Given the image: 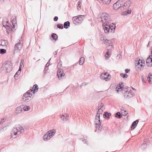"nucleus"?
Segmentation results:
<instances>
[{"label":"nucleus","instance_id":"53","mask_svg":"<svg viewBox=\"0 0 152 152\" xmlns=\"http://www.w3.org/2000/svg\"><path fill=\"white\" fill-rule=\"evenodd\" d=\"M120 107V110H121V112H122V111H124V107H123L122 106H121Z\"/></svg>","mask_w":152,"mask_h":152},{"label":"nucleus","instance_id":"40","mask_svg":"<svg viewBox=\"0 0 152 152\" xmlns=\"http://www.w3.org/2000/svg\"><path fill=\"white\" fill-rule=\"evenodd\" d=\"M143 66V64H140V66H137V69H136L137 70H142V66Z\"/></svg>","mask_w":152,"mask_h":152},{"label":"nucleus","instance_id":"22","mask_svg":"<svg viewBox=\"0 0 152 152\" xmlns=\"http://www.w3.org/2000/svg\"><path fill=\"white\" fill-rule=\"evenodd\" d=\"M52 40H54L56 41L58 40V36L57 34L55 33H52L51 35Z\"/></svg>","mask_w":152,"mask_h":152},{"label":"nucleus","instance_id":"27","mask_svg":"<svg viewBox=\"0 0 152 152\" xmlns=\"http://www.w3.org/2000/svg\"><path fill=\"white\" fill-rule=\"evenodd\" d=\"M115 116L118 118H121L123 115L121 114L119 112H118L115 114Z\"/></svg>","mask_w":152,"mask_h":152},{"label":"nucleus","instance_id":"6","mask_svg":"<svg viewBox=\"0 0 152 152\" xmlns=\"http://www.w3.org/2000/svg\"><path fill=\"white\" fill-rule=\"evenodd\" d=\"M12 65L11 64L10 65H9L6 63V64H4L2 65L1 68V70H4V71H6V73H8L12 70Z\"/></svg>","mask_w":152,"mask_h":152},{"label":"nucleus","instance_id":"26","mask_svg":"<svg viewBox=\"0 0 152 152\" xmlns=\"http://www.w3.org/2000/svg\"><path fill=\"white\" fill-rule=\"evenodd\" d=\"M22 45L23 44H21L20 43L16 44L14 46L15 50H19V46L21 47Z\"/></svg>","mask_w":152,"mask_h":152},{"label":"nucleus","instance_id":"34","mask_svg":"<svg viewBox=\"0 0 152 152\" xmlns=\"http://www.w3.org/2000/svg\"><path fill=\"white\" fill-rule=\"evenodd\" d=\"M120 83L117 85V86L120 89H121V90L122 91H123L126 88H124L122 86H121L120 84Z\"/></svg>","mask_w":152,"mask_h":152},{"label":"nucleus","instance_id":"36","mask_svg":"<svg viewBox=\"0 0 152 152\" xmlns=\"http://www.w3.org/2000/svg\"><path fill=\"white\" fill-rule=\"evenodd\" d=\"M120 75L122 77L124 78H126L128 77V75L126 74H123V73H121Z\"/></svg>","mask_w":152,"mask_h":152},{"label":"nucleus","instance_id":"49","mask_svg":"<svg viewBox=\"0 0 152 152\" xmlns=\"http://www.w3.org/2000/svg\"><path fill=\"white\" fill-rule=\"evenodd\" d=\"M99 109H100V110H101V109L104 106V104L102 103H101L100 104H99Z\"/></svg>","mask_w":152,"mask_h":152},{"label":"nucleus","instance_id":"62","mask_svg":"<svg viewBox=\"0 0 152 152\" xmlns=\"http://www.w3.org/2000/svg\"><path fill=\"white\" fill-rule=\"evenodd\" d=\"M142 62H141V63L142 64H144V63H145L144 60L143 59H142Z\"/></svg>","mask_w":152,"mask_h":152},{"label":"nucleus","instance_id":"50","mask_svg":"<svg viewBox=\"0 0 152 152\" xmlns=\"http://www.w3.org/2000/svg\"><path fill=\"white\" fill-rule=\"evenodd\" d=\"M58 20V17L57 16H55L53 18V20L55 21H57Z\"/></svg>","mask_w":152,"mask_h":152},{"label":"nucleus","instance_id":"37","mask_svg":"<svg viewBox=\"0 0 152 152\" xmlns=\"http://www.w3.org/2000/svg\"><path fill=\"white\" fill-rule=\"evenodd\" d=\"M62 65V62L60 61L59 62L58 64L57 68L58 69H61V67Z\"/></svg>","mask_w":152,"mask_h":152},{"label":"nucleus","instance_id":"57","mask_svg":"<svg viewBox=\"0 0 152 152\" xmlns=\"http://www.w3.org/2000/svg\"><path fill=\"white\" fill-rule=\"evenodd\" d=\"M140 78H141V79L142 80V81L144 82L145 80L144 79L143 76V75L141 76Z\"/></svg>","mask_w":152,"mask_h":152},{"label":"nucleus","instance_id":"42","mask_svg":"<svg viewBox=\"0 0 152 152\" xmlns=\"http://www.w3.org/2000/svg\"><path fill=\"white\" fill-rule=\"evenodd\" d=\"M102 110H100V109H98V111H97V114L96 115H97L98 116H100V114L102 115Z\"/></svg>","mask_w":152,"mask_h":152},{"label":"nucleus","instance_id":"16","mask_svg":"<svg viewBox=\"0 0 152 152\" xmlns=\"http://www.w3.org/2000/svg\"><path fill=\"white\" fill-rule=\"evenodd\" d=\"M131 2L130 1H128L123 4L122 7L124 9H128L130 6Z\"/></svg>","mask_w":152,"mask_h":152},{"label":"nucleus","instance_id":"11","mask_svg":"<svg viewBox=\"0 0 152 152\" xmlns=\"http://www.w3.org/2000/svg\"><path fill=\"white\" fill-rule=\"evenodd\" d=\"M11 23H12V26L11 25L12 27L15 30L16 29H15L16 26L17 25V20H16V16L15 15L14 16H12L11 18Z\"/></svg>","mask_w":152,"mask_h":152},{"label":"nucleus","instance_id":"55","mask_svg":"<svg viewBox=\"0 0 152 152\" xmlns=\"http://www.w3.org/2000/svg\"><path fill=\"white\" fill-rule=\"evenodd\" d=\"M5 20V21L6 22V25H7V24H9V23L8 20L7 19H6Z\"/></svg>","mask_w":152,"mask_h":152},{"label":"nucleus","instance_id":"45","mask_svg":"<svg viewBox=\"0 0 152 152\" xmlns=\"http://www.w3.org/2000/svg\"><path fill=\"white\" fill-rule=\"evenodd\" d=\"M135 65L136 66V69H137V66H140V63L139 61H137V60H136L135 62Z\"/></svg>","mask_w":152,"mask_h":152},{"label":"nucleus","instance_id":"12","mask_svg":"<svg viewBox=\"0 0 152 152\" xmlns=\"http://www.w3.org/2000/svg\"><path fill=\"white\" fill-rule=\"evenodd\" d=\"M101 18L102 21L104 20L106 22L108 23L109 21V15L105 13H103L102 14Z\"/></svg>","mask_w":152,"mask_h":152},{"label":"nucleus","instance_id":"52","mask_svg":"<svg viewBox=\"0 0 152 152\" xmlns=\"http://www.w3.org/2000/svg\"><path fill=\"white\" fill-rule=\"evenodd\" d=\"M130 71V69H126L125 70V72L126 73H129Z\"/></svg>","mask_w":152,"mask_h":152},{"label":"nucleus","instance_id":"3","mask_svg":"<svg viewBox=\"0 0 152 152\" xmlns=\"http://www.w3.org/2000/svg\"><path fill=\"white\" fill-rule=\"evenodd\" d=\"M56 132L55 129H52L49 130L45 134L43 137V139L45 141H47L50 140L52 137L55 134Z\"/></svg>","mask_w":152,"mask_h":152},{"label":"nucleus","instance_id":"64","mask_svg":"<svg viewBox=\"0 0 152 152\" xmlns=\"http://www.w3.org/2000/svg\"><path fill=\"white\" fill-rule=\"evenodd\" d=\"M120 84L121 85V86H123L124 87V83H120Z\"/></svg>","mask_w":152,"mask_h":152},{"label":"nucleus","instance_id":"23","mask_svg":"<svg viewBox=\"0 0 152 152\" xmlns=\"http://www.w3.org/2000/svg\"><path fill=\"white\" fill-rule=\"evenodd\" d=\"M1 45L3 46H7L8 44L7 40L3 39L1 40Z\"/></svg>","mask_w":152,"mask_h":152},{"label":"nucleus","instance_id":"51","mask_svg":"<svg viewBox=\"0 0 152 152\" xmlns=\"http://www.w3.org/2000/svg\"><path fill=\"white\" fill-rule=\"evenodd\" d=\"M106 23V22H104V23H102V26H103V27H104L105 26H107V23Z\"/></svg>","mask_w":152,"mask_h":152},{"label":"nucleus","instance_id":"56","mask_svg":"<svg viewBox=\"0 0 152 152\" xmlns=\"http://www.w3.org/2000/svg\"><path fill=\"white\" fill-rule=\"evenodd\" d=\"M2 23V24H3V25H6V22L5 20H3Z\"/></svg>","mask_w":152,"mask_h":152},{"label":"nucleus","instance_id":"61","mask_svg":"<svg viewBox=\"0 0 152 152\" xmlns=\"http://www.w3.org/2000/svg\"><path fill=\"white\" fill-rule=\"evenodd\" d=\"M74 68V67L73 66V65L71 66H70L69 68L71 69H73Z\"/></svg>","mask_w":152,"mask_h":152},{"label":"nucleus","instance_id":"1","mask_svg":"<svg viewBox=\"0 0 152 152\" xmlns=\"http://www.w3.org/2000/svg\"><path fill=\"white\" fill-rule=\"evenodd\" d=\"M38 87L37 85L35 84L34 85L32 89L28 90L24 94L22 97L23 101L27 102L31 101L33 97L32 93L34 94L38 91Z\"/></svg>","mask_w":152,"mask_h":152},{"label":"nucleus","instance_id":"43","mask_svg":"<svg viewBox=\"0 0 152 152\" xmlns=\"http://www.w3.org/2000/svg\"><path fill=\"white\" fill-rule=\"evenodd\" d=\"M61 118L63 121H66L68 119L67 117L66 116H65L64 115L61 116Z\"/></svg>","mask_w":152,"mask_h":152},{"label":"nucleus","instance_id":"39","mask_svg":"<svg viewBox=\"0 0 152 152\" xmlns=\"http://www.w3.org/2000/svg\"><path fill=\"white\" fill-rule=\"evenodd\" d=\"M57 27L60 29H62L64 28L63 24L61 23L58 24L57 25Z\"/></svg>","mask_w":152,"mask_h":152},{"label":"nucleus","instance_id":"29","mask_svg":"<svg viewBox=\"0 0 152 152\" xmlns=\"http://www.w3.org/2000/svg\"><path fill=\"white\" fill-rule=\"evenodd\" d=\"M107 52H106L105 54V56H106V55H107V57H108V58H109L110 57V53L111 52V50L110 49H109V48H107Z\"/></svg>","mask_w":152,"mask_h":152},{"label":"nucleus","instance_id":"7","mask_svg":"<svg viewBox=\"0 0 152 152\" xmlns=\"http://www.w3.org/2000/svg\"><path fill=\"white\" fill-rule=\"evenodd\" d=\"M95 124L96 125V129L100 131L102 129V126H101V122L99 116L96 115L95 120Z\"/></svg>","mask_w":152,"mask_h":152},{"label":"nucleus","instance_id":"47","mask_svg":"<svg viewBox=\"0 0 152 152\" xmlns=\"http://www.w3.org/2000/svg\"><path fill=\"white\" fill-rule=\"evenodd\" d=\"M6 119L5 118H2L0 119V124L3 123L6 120Z\"/></svg>","mask_w":152,"mask_h":152},{"label":"nucleus","instance_id":"15","mask_svg":"<svg viewBox=\"0 0 152 152\" xmlns=\"http://www.w3.org/2000/svg\"><path fill=\"white\" fill-rule=\"evenodd\" d=\"M103 40L105 42L109 45L107 46L106 48H112L113 42L111 41L106 39L104 38Z\"/></svg>","mask_w":152,"mask_h":152},{"label":"nucleus","instance_id":"2","mask_svg":"<svg viewBox=\"0 0 152 152\" xmlns=\"http://www.w3.org/2000/svg\"><path fill=\"white\" fill-rule=\"evenodd\" d=\"M129 88H130L129 87H127L122 91L124 97L128 99L132 97L134 95L133 91L129 89Z\"/></svg>","mask_w":152,"mask_h":152},{"label":"nucleus","instance_id":"17","mask_svg":"<svg viewBox=\"0 0 152 152\" xmlns=\"http://www.w3.org/2000/svg\"><path fill=\"white\" fill-rule=\"evenodd\" d=\"M3 26L6 28L7 29V32L8 33V34H9L8 31H10L12 32H13L14 31L13 30V28H12L9 26V24H7V25H3Z\"/></svg>","mask_w":152,"mask_h":152},{"label":"nucleus","instance_id":"38","mask_svg":"<svg viewBox=\"0 0 152 152\" xmlns=\"http://www.w3.org/2000/svg\"><path fill=\"white\" fill-rule=\"evenodd\" d=\"M6 52V50L4 49H0V53L4 54Z\"/></svg>","mask_w":152,"mask_h":152},{"label":"nucleus","instance_id":"24","mask_svg":"<svg viewBox=\"0 0 152 152\" xmlns=\"http://www.w3.org/2000/svg\"><path fill=\"white\" fill-rule=\"evenodd\" d=\"M70 23L69 21L65 22L64 24V28L66 29H67L70 26Z\"/></svg>","mask_w":152,"mask_h":152},{"label":"nucleus","instance_id":"25","mask_svg":"<svg viewBox=\"0 0 152 152\" xmlns=\"http://www.w3.org/2000/svg\"><path fill=\"white\" fill-rule=\"evenodd\" d=\"M148 80L149 83H151L152 81V74L151 72H150L148 75Z\"/></svg>","mask_w":152,"mask_h":152},{"label":"nucleus","instance_id":"9","mask_svg":"<svg viewBox=\"0 0 152 152\" xmlns=\"http://www.w3.org/2000/svg\"><path fill=\"white\" fill-rule=\"evenodd\" d=\"M57 75L59 80L61 79H64L66 77L65 73L62 69H58L57 71Z\"/></svg>","mask_w":152,"mask_h":152},{"label":"nucleus","instance_id":"14","mask_svg":"<svg viewBox=\"0 0 152 152\" xmlns=\"http://www.w3.org/2000/svg\"><path fill=\"white\" fill-rule=\"evenodd\" d=\"M147 65L148 66L151 67L152 66V56H149L146 60Z\"/></svg>","mask_w":152,"mask_h":152},{"label":"nucleus","instance_id":"44","mask_svg":"<svg viewBox=\"0 0 152 152\" xmlns=\"http://www.w3.org/2000/svg\"><path fill=\"white\" fill-rule=\"evenodd\" d=\"M48 67H45L44 69V73L45 75L47 73H48Z\"/></svg>","mask_w":152,"mask_h":152},{"label":"nucleus","instance_id":"4","mask_svg":"<svg viewBox=\"0 0 152 152\" xmlns=\"http://www.w3.org/2000/svg\"><path fill=\"white\" fill-rule=\"evenodd\" d=\"M24 130L23 128L21 126L13 129L11 133V137L13 135H16L17 134L19 135L24 132Z\"/></svg>","mask_w":152,"mask_h":152},{"label":"nucleus","instance_id":"18","mask_svg":"<svg viewBox=\"0 0 152 152\" xmlns=\"http://www.w3.org/2000/svg\"><path fill=\"white\" fill-rule=\"evenodd\" d=\"M139 122V120H137L134 121L132 124L131 125V130H134L137 126V124Z\"/></svg>","mask_w":152,"mask_h":152},{"label":"nucleus","instance_id":"5","mask_svg":"<svg viewBox=\"0 0 152 152\" xmlns=\"http://www.w3.org/2000/svg\"><path fill=\"white\" fill-rule=\"evenodd\" d=\"M84 17V15H81L73 17L72 19L73 23L76 25L81 24L83 21Z\"/></svg>","mask_w":152,"mask_h":152},{"label":"nucleus","instance_id":"59","mask_svg":"<svg viewBox=\"0 0 152 152\" xmlns=\"http://www.w3.org/2000/svg\"><path fill=\"white\" fill-rule=\"evenodd\" d=\"M78 64V62H77V63H76L75 64H74L73 65V66L74 67H75L76 65H77V64Z\"/></svg>","mask_w":152,"mask_h":152},{"label":"nucleus","instance_id":"21","mask_svg":"<svg viewBox=\"0 0 152 152\" xmlns=\"http://www.w3.org/2000/svg\"><path fill=\"white\" fill-rule=\"evenodd\" d=\"M111 114L110 113H109L107 112H105L103 115L104 118H106L107 119L110 118V117L111 116Z\"/></svg>","mask_w":152,"mask_h":152},{"label":"nucleus","instance_id":"35","mask_svg":"<svg viewBox=\"0 0 152 152\" xmlns=\"http://www.w3.org/2000/svg\"><path fill=\"white\" fill-rule=\"evenodd\" d=\"M111 0H102V2L104 4H109Z\"/></svg>","mask_w":152,"mask_h":152},{"label":"nucleus","instance_id":"41","mask_svg":"<svg viewBox=\"0 0 152 152\" xmlns=\"http://www.w3.org/2000/svg\"><path fill=\"white\" fill-rule=\"evenodd\" d=\"M81 1H79L78 2V6L77 7V9L78 10H79L80 9L81 7Z\"/></svg>","mask_w":152,"mask_h":152},{"label":"nucleus","instance_id":"30","mask_svg":"<svg viewBox=\"0 0 152 152\" xmlns=\"http://www.w3.org/2000/svg\"><path fill=\"white\" fill-rule=\"evenodd\" d=\"M31 108L29 106H26L23 107V110L24 111H28Z\"/></svg>","mask_w":152,"mask_h":152},{"label":"nucleus","instance_id":"48","mask_svg":"<svg viewBox=\"0 0 152 152\" xmlns=\"http://www.w3.org/2000/svg\"><path fill=\"white\" fill-rule=\"evenodd\" d=\"M115 91H117V93H119V91H121V89H120L117 86L115 88Z\"/></svg>","mask_w":152,"mask_h":152},{"label":"nucleus","instance_id":"60","mask_svg":"<svg viewBox=\"0 0 152 152\" xmlns=\"http://www.w3.org/2000/svg\"><path fill=\"white\" fill-rule=\"evenodd\" d=\"M117 57H118L119 58H120L121 57V55L119 54L118 55Z\"/></svg>","mask_w":152,"mask_h":152},{"label":"nucleus","instance_id":"13","mask_svg":"<svg viewBox=\"0 0 152 152\" xmlns=\"http://www.w3.org/2000/svg\"><path fill=\"white\" fill-rule=\"evenodd\" d=\"M149 144V140L147 139H144L143 143L141 145V148L143 150L145 149Z\"/></svg>","mask_w":152,"mask_h":152},{"label":"nucleus","instance_id":"33","mask_svg":"<svg viewBox=\"0 0 152 152\" xmlns=\"http://www.w3.org/2000/svg\"><path fill=\"white\" fill-rule=\"evenodd\" d=\"M20 68L18 69V71L16 72L14 75V77L16 79V77H18L19 74L20 73Z\"/></svg>","mask_w":152,"mask_h":152},{"label":"nucleus","instance_id":"63","mask_svg":"<svg viewBox=\"0 0 152 152\" xmlns=\"http://www.w3.org/2000/svg\"><path fill=\"white\" fill-rule=\"evenodd\" d=\"M137 61H139L140 63H141V62L142 61V60H141L140 58H139L138 60H137Z\"/></svg>","mask_w":152,"mask_h":152},{"label":"nucleus","instance_id":"19","mask_svg":"<svg viewBox=\"0 0 152 152\" xmlns=\"http://www.w3.org/2000/svg\"><path fill=\"white\" fill-rule=\"evenodd\" d=\"M110 29L111 30V32L114 33L115 31V29L116 27L115 24H114L113 23H112L108 26Z\"/></svg>","mask_w":152,"mask_h":152},{"label":"nucleus","instance_id":"31","mask_svg":"<svg viewBox=\"0 0 152 152\" xmlns=\"http://www.w3.org/2000/svg\"><path fill=\"white\" fill-rule=\"evenodd\" d=\"M131 10H127L124 12H123V14L124 15H126L128 14H130L131 13Z\"/></svg>","mask_w":152,"mask_h":152},{"label":"nucleus","instance_id":"54","mask_svg":"<svg viewBox=\"0 0 152 152\" xmlns=\"http://www.w3.org/2000/svg\"><path fill=\"white\" fill-rule=\"evenodd\" d=\"M127 114H128V113H126V110H124V113L123 115L125 116Z\"/></svg>","mask_w":152,"mask_h":152},{"label":"nucleus","instance_id":"32","mask_svg":"<svg viewBox=\"0 0 152 152\" xmlns=\"http://www.w3.org/2000/svg\"><path fill=\"white\" fill-rule=\"evenodd\" d=\"M104 31L105 33H108L110 31L109 28H108L107 26L103 27Z\"/></svg>","mask_w":152,"mask_h":152},{"label":"nucleus","instance_id":"58","mask_svg":"<svg viewBox=\"0 0 152 152\" xmlns=\"http://www.w3.org/2000/svg\"><path fill=\"white\" fill-rule=\"evenodd\" d=\"M49 66V64L48 63H47L45 66V67H48Z\"/></svg>","mask_w":152,"mask_h":152},{"label":"nucleus","instance_id":"8","mask_svg":"<svg viewBox=\"0 0 152 152\" xmlns=\"http://www.w3.org/2000/svg\"><path fill=\"white\" fill-rule=\"evenodd\" d=\"M100 77L101 79L104 80L106 81H108L110 80L111 76L107 72H103L101 74Z\"/></svg>","mask_w":152,"mask_h":152},{"label":"nucleus","instance_id":"46","mask_svg":"<svg viewBox=\"0 0 152 152\" xmlns=\"http://www.w3.org/2000/svg\"><path fill=\"white\" fill-rule=\"evenodd\" d=\"M79 139L81 140L84 143L87 144V141L84 138H80Z\"/></svg>","mask_w":152,"mask_h":152},{"label":"nucleus","instance_id":"10","mask_svg":"<svg viewBox=\"0 0 152 152\" xmlns=\"http://www.w3.org/2000/svg\"><path fill=\"white\" fill-rule=\"evenodd\" d=\"M124 2L122 1L118 0L113 4V7L114 10H117L119 8L122 7Z\"/></svg>","mask_w":152,"mask_h":152},{"label":"nucleus","instance_id":"20","mask_svg":"<svg viewBox=\"0 0 152 152\" xmlns=\"http://www.w3.org/2000/svg\"><path fill=\"white\" fill-rule=\"evenodd\" d=\"M23 106V105H22L19 107H18L15 111V113L17 114L21 113L22 111L23 108L22 107Z\"/></svg>","mask_w":152,"mask_h":152},{"label":"nucleus","instance_id":"28","mask_svg":"<svg viewBox=\"0 0 152 152\" xmlns=\"http://www.w3.org/2000/svg\"><path fill=\"white\" fill-rule=\"evenodd\" d=\"M85 58L83 57H81L80 58L79 60V64L80 65H82L84 63Z\"/></svg>","mask_w":152,"mask_h":152}]
</instances>
